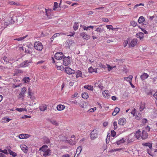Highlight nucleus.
<instances>
[{
	"instance_id": "79ce46f5",
	"label": "nucleus",
	"mask_w": 157,
	"mask_h": 157,
	"mask_svg": "<svg viewBox=\"0 0 157 157\" xmlns=\"http://www.w3.org/2000/svg\"><path fill=\"white\" fill-rule=\"evenodd\" d=\"M82 96L83 98L86 99L88 98L89 95L87 93L84 92L82 94Z\"/></svg>"
},
{
	"instance_id": "338daca9",
	"label": "nucleus",
	"mask_w": 157,
	"mask_h": 157,
	"mask_svg": "<svg viewBox=\"0 0 157 157\" xmlns=\"http://www.w3.org/2000/svg\"><path fill=\"white\" fill-rule=\"evenodd\" d=\"M58 70H62L63 69V67L62 66H56Z\"/></svg>"
},
{
	"instance_id": "052dcab7",
	"label": "nucleus",
	"mask_w": 157,
	"mask_h": 157,
	"mask_svg": "<svg viewBox=\"0 0 157 157\" xmlns=\"http://www.w3.org/2000/svg\"><path fill=\"white\" fill-rule=\"evenodd\" d=\"M25 38V36H23L22 37H20L17 38H16L14 40H18V41L21 40H23Z\"/></svg>"
},
{
	"instance_id": "9d476101",
	"label": "nucleus",
	"mask_w": 157,
	"mask_h": 157,
	"mask_svg": "<svg viewBox=\"0 0 157 157\" xmlns=\"http://www.w3.org/2000/svg\"><path fill=\"white\" fill-rule=\"evenodd\" d=\"M63 57V55L62 52H57L55 54V58L57 60H60Z\"/></svg>"
},
{
	"instance_id": "a19ab883",
	"label": "nucleus",
	"mask_w": 157,
	"mask_h": 157,
	"mask_svg": "<svg viewBox=\"0 0 157 157\" xmlns=\"http://www.w3.org/2000/svg\"><path fill=\"white\" fill-rule=\"evenodd\" d=\"M106 65L107 67L108 70L109 71H110L113 69V68H115L116 67L115 66L112 67L108 64H106Z\"/></svg>"
},
{
	"instance_id": "f704fd0d",
	"label": "nucleus",
	"mask_w": 157,
	"mask_h": 157,
	"mask_svg": "<svg viewBox=\"0 0 157 157\" xmlns=\"http://www.w3.org/2000/svg\"><path fill=\"white\" fill-rule=\"evenodd\" d=\"M129 78H130V79L129 80H127V81L131 85L132 87L133 88H134L135 87V86L132 83V79L133 78V76L132 75H129Z\"/></svg>"
},
{
	"instance_id": "f257e3e1",
	"label": "nucleus",
	"mask_w": 157,
	"mask_h": 157,
	"mask_svg": "<svg viewBox=\"0 0 157 157\" xmlns=\"http://www.w3.org/2000/svg\"><path fill=\"white\" fill-rule=\"evenodd\" d=\"M99 33V35L102 37H104L106 35L105 27L104 25H100L98 26L95 30Z\"/></svg>"
},
{
	"instance_id": "58836bf2",
	"label": "nucleus",
	"mask_w": 157,
	"mask_h": 157,
	"mask_svg": "<svg viewBox=\"0 0 157 157\" xmlns=\"http://www.w3.org/2000/svg\"><path fill=\"white\" fill-rule=\"evenodd\" d=\"M89 72L90 73H92L94 72H97V69H95L92 67H90L88 69Z\"/></svg>"
},
{
	"instance_id": "a878e982",
	"label": "nucleus",
	"mask_w": 157,
	"mask_h": 157,
	"mask_svg": "<svg viewBox=\"0 0 157 157\" xmlns=\"http://www.w3.org/2000/svg\"><path fill=\"white\" fill-rule=\"evenodd\" d=\"M120 111V109L118 107H116L114 109V111L112 113V115L115 116Z\"/></svg>"
},
{
	"instance_id": "72a5a7b5",
	"label": "nucleus",
	"mask_w": 157,
	"mask_h": 157,
	"mask_svg": "<svg viewBox=\"0 0 157 157\" xmlns=\"http://www.w3.org/2000/svg\"><path fill=\"white\" fill-rule=\"evenodd\" d=\"M82 149V146H78L76 149V153L77 154V155H78L81 151Z\"/></svg>"
},
{
	"instance_id": "c03bdc74",
	"label": "nucleus",
	"mask_w": 157,
	"mask_h": 157,
	"mask_svg": "<svg viewBox=\"0 0 157 157\" xmlns=\"http://www.w3.org/2000/svg\"><path fill=\"white\" fill-rule=\"evenodd\" d=\"M15 110L19 112H21L23 111H27V109L25 108H16Z\"/></svg>"
},
{
	"instance_id": "37998d69",
	"label": "nucleus",
	"mask_w": 157,
	"mask_h": 157,
	"mask_svg": "<svg viewBox=\"0 0 157 157\" xmlns=\"http://www.w3.org/2000/svg\"><path fill=\"white\" fill-rule=\"evenodd\" d=\"M60 140L62 141H67V138L64 136H59Z\"/></svg>"
},
{
	"instance_id": "5701e85b",
	"label": "nucleus",
	"mask_w": 157,
	"mask_h": 157,
	"mask_svg": "<svg viewBox=\"0 0 157 157\" xmlns=\"http://www.w3.org/2000/svg\"><path fill=\"white\" fill-rule=\"evenodd\" d=\"M144 33L142 32H140L137 33L136 35V37L140 39V40H142L144 38Z\"/></svg>"
},
{
	"instance_id": "3c124183",
	"label": "nucleus",
	"mask_w": 157,
	"mask_h": 157,
	"mask_svg": "<svg viewBox=\"0 0 157 157\" xmlns=\"http://www.w3.org/2000/svg\"><path fill=\"white\" fill-rule=\"evenodd\" d=\"M17 97H18V98L19 99H21L22 100H23L24 99V97H25V96H24L21 93H20L18 95Z\"/></svg>"
},
{
	"instance_id": "6ab92c4d",
	"label": "nucleus",
	"mask_w": 157,
	"mask_h": 157,
	"mask_svg": "<svg viewBox=\"0 0 157 157\" xmlns=\"http://www.w3.org/2000/svg\"><path fill=\"white\" fill-rule=\"evenodd\" d=\"M142 138L144 139L147 138L148 136V134L145 131L143 130L141 132Z\"/></svg>"
},
{
	"instance_id": "69168bd1",
	"label": "nucleus",
	"mask_w": 157,
	"mask_h": 157,
	"mask_svg": "<svg viewBox=\"0 0 157 157\" xmlns=\"http://www.w3.org/2000/svg\"><path fill=\"white\" fill-rule=\"evenodd\" d=\"M27 90V88L25 87H23L22 88L21 91L25 94Z\"/></svg>"
},
{
	"instance_id": "dca6fc26",
	"label": "nucleus",
	"mask_w": 157,
	"mask_h": 157,
	"mask_svg": "<svg viewBox=\"0 0 157 157\" xmlns=\"http://www.w3.org/2000/svg\"><path fill=\"white\" fill-rule=\"evenodd\" d=\"M149 77V75L147 73L144 72L141 75L140 78L142 81L147 79Z\"/></svg>"
},
{
	"instance_id": "4c0bfd02",
	"label": "nucleus",
	"mask_w": 157,
	"mask_h": 157,
	"mask_svg": "<svg viewBox=\"0 0 157 157\" xmlns=\"http://www.w3.org/2000/svg\"><path fill=\"white\" fill-rule=\"evenodd\" d=\"M30 79L28 77H24L22 79V81L25 83H27L29 82Z\"/></svg>"
},
{
	"instance_id": "6e6552de",
	"label": "nucleus",
	"mask_w": 157,
	"mask_h": 157,
	"mask_svg": "<svg viewBox=\"0 0 157 157\" xmlns=\"http://www.w3.org/2000/svg\"><path fill=\"white\" fill-rule=\"evenodd\" d=\"M31 61H25L22 63H21L19 65V67H27L29 65V63H31Z\"/></svg>"
},
{
	"instance_id": "4468645a",
	"label": "nucleus",
	"mask_w": 157,
	"mask_h": 157,
	"mask_svg": "<svg viewBox=\"0 0 157 157\" xmlns=\"http://www.w3.org/2000/svg\"><path fill=\"white\" fill-rule=\"evenodd\" d=\"M135 137L137 139H139L140 138H142L141 132L140 130H138L134 134Z\"/></svg>"
},
{
	"instance_id": "774afa93",
	"label": "nucleus",
	"mask_w": 157,
	"mask_h": 157,
	"mask_svg": "<svg viewBox=\"0 0 157 157\" xmlns=\"http://www.w3.org/2000/svg\"><path fill=\"white\" fill-rule=\"evenodd\" d=\"M144 4H142V3L140 4H136L134 6V9L136 8L138 6H144Z\"/></svg>"
},
{
	"instance_id": "f8f14e48",
	"label": "nucleus",
	"mask_w": 157,
	"mask_h": 157,
	"mask_svg": "<svg viewBox=\"0 0 157 157\" xmlns=\"http://www.w3.org/2000/svg\"><path fill=\"white\" fill-rule=\"evenodd\" d=\"M137 42V39H133L129 44V47H134L136 44Z\"/></svg>"
},
{
	"instance_id": "9b49d317",
	"label": "nucleus",
	"mask_w": 157,
	"mask_h": 157,
	"mask_svg": "<svg viewBox=\"0 0 157 157\" xmlns=\"http://www.w3.org/2000/svg\"><path fill=\"white\" fill-rule=\"evenodd\" d=\"M31 136V135L27 134H21L18 136V137L20 139H26Z\"/></svg>"
},
{
	"instance_id": "680f3d73",
	"label": "nucleus",
	"mask_w": 157,
	"mask_h": 157,
	"mask_svg": "<svg viewBox=\"0 0 157 157\" xmlns=\"http://www.w3.org/2000/svg\"><path fill=\"white\" fill-rule=\"evenodd\" d=\"M113 126H114V129L115 130L117 128V123L116 121H114L113 123Z\"/></svg>"
},
{
	"instance_id": "f03ea898",
	"label": "nucleus",
	"mask_w": 157,
	"mask_h": 157,
	"mask_svg": "<svg viewBox=\"0 0 157 157\" xmlns=\"http://www.w3.org/2000/svg\"><path fill=\"white\" fill-rule=\"evenodd\" d=\"M35 48L39 51H41L43 49V45L42 43L39 41H36L34 44Z\"/></svg>"
},
{
	"instance_id": "0e129e2a",
	"label": "nucleus",
	"mask_w": 157,
	"mask_h": 157,
	"mask_svg": "<svg viewBox=\"0 0 157 157\" xmlns=\"http://www.w3.org/2000/svg\"><path fill=\"white\" fill-rule=\"evenodd\" d=\"M128 44V41L127 40H124L123 42V45L124 47H125Z\"/></svg>"
},
{
	"instance_id": "09e8293b",
	"label": "nucleus",
	"mask_w": 157,
	"mask_h": 157,
	"mask_svg": "<svg viewBox=\"0 0 157 157\" xmlns=\"http://www.w3.org/2000/svg\"><path fill=\"white\" fill-rule=\"evenodd\" d=\"M83 29L84 30H87L89 28L93 29L94 28V26H88L87 27H86V26H83Z\"/></svg>"
},
{
	"instance_id": "39448f33",
	"label": "nucleus",
	"mask_w": 157,
	"mask_h": 157,
	"mask_svg": "<svg viewBox=\"0 0 157 157\" xmlns=\"http://www.w3.org/2000/svg\"><path fill=\"white\" fill-rule=\"evenodd\" d=\"M28 91L29 98L32 100L35 99V97L34 96V93L32 92V90L30 88H28Z\"/></svg>"
},
{
	"instance_id": "e2e57ef3",
	"label": "nucleus",
	"mask_w": 157,
	"mask_h": 157,
	"mask_svg": "<svg viewBox=\"0 0 157 157\" xmlns=\"http://www.w3.org/2000/svg\"><path fill=\"white\" fill-rule=\"evenodd\" d=\"M85 103L84 102H81V103H79V106L83 108H84Z\"/></svg>"
},
{
	"instance_id": "49530a36",
	"label": "nucleus",
	"mask_w": 157,
	"mask_h": 157,
	"mask_svg": "<svg viewBox=\"0 0 157 157\" xmlns=\"http://www.w3.org/2000/svg\"><path fill=\"white\" fill-rule=\"evenodd\" d=\"M78 28V22H75L74 25L73 26V28L74 30L75 31L77 30Z\"/></svg>"
},
{
	"instance_id": "864d4df0",
	"label": "nucleus",
	"mask_w": 157,
	"mask_h": 157,
	"mask_svg": "<svg viewBox=\"0 0 157 157\" xmlns=\"http://www.w3.org/2000/svg\"><path fill=\"white\" fill-rule=\"evenodd\" d=\"M7 151H8V150L4 149L3 150H2V149H0V152L4 153L6 154H8V153L7 152Z\"/></svg>"
},
{
	"instance_id": "423d86ee",
	"label": "nucleus",
	"mask_w": 157,
	"mask_h": 157,
	"mask_svg": "<svg viewBox=\"0 0 157 157\" xmlns=\"http://www.w3.org/2000/svg\"><path fill=\"white\" fill-rule=\"evenodd\" d=\"M80 36L86 40H88L90 38V36L85 32H82L80 34Z\"/></svg>"
},
{
	"instance_id": "1a4fd4ad",
	"label": "nucleus",
	"mask_w": 157,
	"mask_h": 157,
	"mask_svg": "<svg viewBox=\"0 0 157 157\" xmlns=\"http://www.w3.org/2000/svg\"><path fill=\"white\" fill-rule=\"evenodd\" d=\"M118 123L119 125L123 126L126 123V120L124 118H121L119 119Z\"/></svg>"
},
{
	"instance_id": "e433bc0d",
	"label": "nucleus",
	"mask_w": 157,
	"mask_h": 157,
	"mask_svg": "<svg viewBox=\"0 0 157 157\" xmlns=\"http://www.w3.org/2000/svg\"><path fill=\"white\" fill-rule=\"evenodd\" d=\"M84 87L92 91L93 90V86L91 85H85L84 86Z\"/></svg>"
},
{
	"instance_id": "c9c22d12",
	"label": "nucleus",
	"mask_w": 157,
	"mask_h": 157,
	"mask_svg": "<svg viewBox=\"0 0 157 157\" xmlns=\"http://www.w3.org/2000/svg\"><path fill=\"white\" fill-rule=\"evenodd\" d=\"M82 76V72L80 71H78L76 73V76L77 78L81 77Z\"/></svg>"
},
{
	"instance_id": "c756f323",
	"label": "nucleus",
	"mask_w": 157,
	"mask_h": 157,
	"mask_svg": "<svg viewBox=\"0 0 157 157\" xmlns=\"http://www.w3.org/2000/svg\"><path fill=\"white\" fill-rule=\"evenodd\" d=\"M8 4L11 5H15V6H20V5L19 2H16L13 1L9 2Z\"/></svg>"
},
{
	"instance_id": "a18cd8bd",
	"label": "nucleus",
	"mask_w": 157,
	"mask_h": 157,
	"mask_svg": "<svg viewBox=\"0 0 157 157\" xmlns=\"http://www.w3.org/2000/svg\"><path fill=\"white\" fill-rule=\"evenodd\" d=\"M141 117V115L140 113H136V115L135 116V118L137 120H140Z\"/></svg>"
},
{
	"instance_id": "b1692460",
	"label": "nucleus",
	"mask_w": 157,
	"mask_h": 157,
	"mask_svg": "<svg viewBox=\"0 0 157 157\" xmlns=\"http://www.w3.org/2000/svg\"><path fill=\"white\" fill-rule=\"evenodd\" d=\"M142 145L144 146H148L150 149H151L152 147V143H151L149 142H145L142 143Z\"/></svg>"
},
{
	"instance_id": "aec40b11",
	"label": "nucleus",
	"mask_w": 157,
	"mask_h": 157,
	"mask_svg": "<svg viewBox=\"0 0 157 157\" xmlns=\"http://www.w3.org/2000/svg\"><path fill=\"white\" fill-rule=\"evenodd\" d=\"M65 35V33H56L54 34L53 36L51 38V41H53V40L56 38L57 37L59 36H60V35Z\"/></svg>"
},
{
	"instance_id": "ea45409f",
	"label": "nucleus",
	"mask_w": 157,
	"mask_h": 157,
	"mask_svg": "<svg viewBox=\"0 0 157 157\" xmlns=\"http://www.w3.org/2000/svg\"><path fill=\"white\" fill-rule=\"evenodd\" d=\"M51 123L53 124L56 126H58L59 124L56 121L54 120H52L50 121Z\"/></svg>"
},
{
	"instance_id": "bf43d9fd",
	"label": "nucleus",
	"mask_w": 157,
	"mask_h": 157,
	"mask_svg": "<svg viewBox=\"0 0 157 157\" xmlns=\"http://www.w3.org/2000/svg\"><path fill=\"white\" fill-rule=\"evenodd\" d=\"M116 135V132L113 130L111 131V136H112L114 137Z\"/></svg>"
},
{
	"instance_id": "2f4dec72",
	"label": "nucleus",
	"mask_w": 157,
	"mask_h": 157,
	"mask_svg": "<svg viewBox=\"0 0 157 157\" xmlns=\"http://www.w3.org/2000/svg\"><path fill=\"white\" fill-rule=\"evenodd\" d=\"M46 10V15L47 17H49L51 16V9H45Z\"/></svg>"
},
{
	"instance_id": "603ef678",
	"label": "nucleus",
	"mask_w": 157,
	"mask_h": 157,
	"mask_svg": "<svg viewBox=\"0 0 157 157\" xmlns=\"http://www.w3.org/2000/svg\"><path fill=\"white\" fill-rule=\"evenodd\" d=\"M124 142V140L123 139H122L117 141L116 143L117 145H119L121 143H123Z\"/></svg>"
},
{
	"instance_id": "cd10ccee",
	"label": "nucleus",
	"mask_w": 157,
	"mask_h": 157,
	"mask_svg": "<svg viewBox=\"0 0 157 157\" xmlns=\"http://www.w3.org/2000/svg\"><path fill=\"white\" fill-rule=\"evenodd\" d=\"M145 104L143 102H141L140 105V111H143L145 108Z\"/></svg>"
},
{
	"instance_id": "8fccbe9b",
	"label": "nucleus",
	"mask_w": 157,
	"mask_h": 157,
	"mask_svg": "<svg viewBox=\"0 0 157 157\" xmlns=\"http://www.w3.org/2000/svg\"><path fill=\"white\" fill-rule=\"evenodd\" d=\"M59 5V4L57 2H55L54 4V8H53V10H56L58 6V5Z\"/></svg>"
},
{
	"instance_id": "de8ad7c7",
	"label": "nucleus",
	"mask_w": 157,
	"mask_h": 157,
	"mask_svg": "<svg viewBox=\"0 0 157 157\" xmlns=\"http://www.w3.org/2000/svg\"><path fill=\"white\" fill-rule=\"evenodd\" d=\"M130 24V25L132 26L133 27H136L137 25L136 22L133 21H131Z\"/></svg>"
},
{
	"instance_id": "2eb2a0df",
	"label": "nucleus",
	"mask_w": 157,
	"mask_h": 157,
	"mask_svg": "<svg viewBox=\"0 0 157 157\" xmlns=\"http://www.w3.org/2000/svg\"><path fill=\"white\" fill-rule=\"evenodd\" d=\"M21 149L25 153H27L28 152V147L25 144H21L20 146Z\"/></svg>"
},
{
	"instance_id": "0eeeda50",
	"label": "nucleus",
	"mask_w": 157,
	"mask_h": 157,
	"mask_svg": "<svg viewBox=\"0 0 157 157\" xmlns=\"http://www.w3.org/2000/svg\"><path fill=\"white\" fill-rule=\"evenodd\" d=\"M65 71L67 74L68 75L74 74L75 73V71L74 70H72L68 67H65Z\"/></svg>"
},
{
	"instance_id": "f3484780",
	"label": "nucleus",
	"mask_w": 157,
	"mask_h": 157,
	"mask_svg": "<svg viewBox=\"0 0 157 157\" xmlns=\"http://www.w3.org/2000/svg\"><path fill=\"white\" fill-rule=\"evenodd\" d=\"M48 105L46 104H42L39 107V109L41 111L44 112L47 109Z\"/></svg>"
},
{
	"instance_id": "7c9ffc66",
	"label": "nucleus",
	"mask_w": 157,
	"mask_h": 157,
	"mask_svg": "<svg viewBox=\"0 0 157 157\" xmlns=\"http://www.w3.org/2000/svg\"><path fill=\"white\" fill-rule=\"evenodd\" d=\"M8 151L10 155H11L13 157H16L17 156V154L14 151H12L10 149H8Z\"/></svg>"
},
{
	"instance_id": "bb28decb",
	"label": "nucleus",
	"mask_w": 157,
	"mask_h": 157,
	"mask_svg": "<svg viewBox=\"0 0 157 157\" xmlns=\"http://www.w3.org/2000/svg\"><path fill=\"white\" fill-rule=\"evenodd\" d=\"M48 146L47 145H43L42 147H40L39 149V150L40 151H41L44 152L48 149Z\"/></svg>"
},
{
	"instance_id": "4d7b16f0",
	"label": "nucleus",
	"mask_w": 157,
	"mask_h": 157,
	"mask_svg": "<svg viewBox=\"0 0 157 157\" xmlns=\"http://www.w3.org/2000/svg\"><path fill=\"white\" fill-rule=\"evenodd\" d=\"M97 108L96 107H94L93 108H91L89 110V112L90 113H93L95 111Z\"/></svg>"
},
{
	"instance_id": "412c9836",
	"label": "nucleus",
	"mask_w": 157,
	"mask_h": 157,
	"mask_svg": "<svg viewBox=\"0 0 157 157\" xmlns=\"http://www.w3.org/2000/svg\"><path fill=\"white\" fill-rule=\"evenodd\" d=\"M65 108V106L63 105L59 104L57 107V109L59 111L63 110Z\"/></svg>"
},
{
	"instance_id": "473e14b6",
	"label": "nucleus",
	"mask_w": 157,
	"mask_h": 157,
	"mask_svg": "<svg viewBox=\"0 0 157 157\" xmlns=\"http://www.w3.org/2000/svg\"><path fill=\"white\" fill-rule=\"evenodd\" d=\"M145 21L144 17L143 16L140 17L138 20V22L140 23H142Z\"/></svg>"
},
{
	"instance_id": "6e6d98bb",
	"label": "nucleus",
	"mask_w": 157,
	"mask_h": 157,
	"mask_svg": "<svg viewBox=\"0 0 157 157\" xmlns=\"http://www.w3.org/2000/svg\"><path fill=\"white\" fill-rule=\"evenodd\" d=\"M44 140L45 142L46 143H48L50 142L49 139L47 137H44Z\"/></svg>"
},
{
	"instance_id": "20e7f679",
	"label": "nucleus",
	"mask_w": 157,
	"mask_h": 157,
	"mask_svg": "<svg viewBox=\"0 0 157 157\" xmlns=\"http://www.w3.org/2000/svg\"><path fill=\"white\" fill-rule=\"evenodd\" d=\"M71 63V60L70 59V57L69 56H64L63 58V64L65 66H67L69 65Z\"/></svg>"
},
{
	"instance_id": "5fc2aeb1",
	"label": "nucleus",
	"mask_w": 157,
	"mask_h": 157,
	"mask_svg": "<svg viewBox=\"0 0 157 157\" xmlns=\"http://www.w3.org/2000/svg\"><path fill=\"white\" fill-rule=\"evenodd\" d=\"M3 60L6 63V64H8L9 63V61L7 58L6 56H4V57L2 58Z\"/></svg>"
},
{
	"instance_id": "c85d7f7f",
	"label": "nucleus",
	"mask_w": 157,
	"mask_h": 157,
	"mask_svg": "<svg viewBox=\"0 0 157 157\" xmlns=\"http://www.w3.org/2000/svg\"><path fill=\"white\" fill-rule=\"evenodd\" d=\"M106 27L108 29H109V30L111 29L112 30H117L118 29L117 28H113V27L112 25H106Z\"/></svg>"
},
{
	"instance_id": "13d9d810",
	"label": "nucleus",
	"mask_w": 157,
	"mask_h": 157,
	"mask_svg": "<svg viewBox=\"0 0 157 157\" xmlns=\"http://www.w3.org/2000/svg\"><path fill=\"white\" fill-rule=\"evenodd\" d=\"M147 119L144 118L142 119V122L143 123V125H144L147 123Z\"/></svg>"
},
{
	"instance_id": "393cba45",
	"label": "nucleus",
	"mask_w": 157,
	"mask_h": 157,
	"mask_svg": "<svg viewBox=\"0 0 157 157\" xmlns=\"http://www.w3.org/2000/svg\"><path fill=\"white\" fill-rule=\"evenodd\" d=\"M2 122L3 123H6L9 122L11 120V119H10L7 118V117H4L2 119Z\"/></svg>"
},
{
	"instance_id": "4be33fe9",
	"label": "nucleus",
	"mask_w": 157,
	"mask_h": 157,
	"mask_svg": "<svg viewBox=\"0 0 157 157\" xmlns=\"http://www.w3.org/2000/svg\"><path fill=\"white\" fill-rule=\"evenodd\" d=\"M51 150L49 149H48L46 151H45L43 154V155L44 157H46L47 156L50 155H51Z\"/></svg>"
},
{
	"instance_id": "ddd939ff",
	"label": "nucleus",
	"mask_w": 157,
	"mask_h": 157,
	"mask_svg": "<svg viewBox=\"0 0 157 157\" xmlns=\"http://www.w3.org/2000/svg\"><path fill=\"white\" fill-rule=\"evenodd\" d=\"M102 94L104 97L107 99H108L110 96L109 92L107 90H105L103 91Z\"/></svg>"
},
{
	"instance_id": "a211bd4d",
	"label": "nucleus",
	"mask_w": 157,
	"mask_h": 157,
	"mask_svg": "<svg viewBox=\"0 0 157 157\" xmlns=\"http://www.w3.org/2000/svg\"><path fill=\"white\" fill-rule=\"evenodd\" d=\"M136 137L133 133H131L128 136V140L129 141L133 142L135 140V139Z\"/></svg>"
},
{
	"instance_id": "7ed1b4c3",
	"label": "nucleus",
	"mask_w": 157,
	"mask_h": 157,
	"mask_svg": "<svg viewBox=\"0 0 157 157\" xmlns=\"http://www.w3.org/2000/svg\"><path fill=\"white\" fill-rule=\"evenodd\" d=\"M98 131L97 129H94L90 134V138L92 140L96 138L98 136Z\"/></svg>"
}]
</instances>
